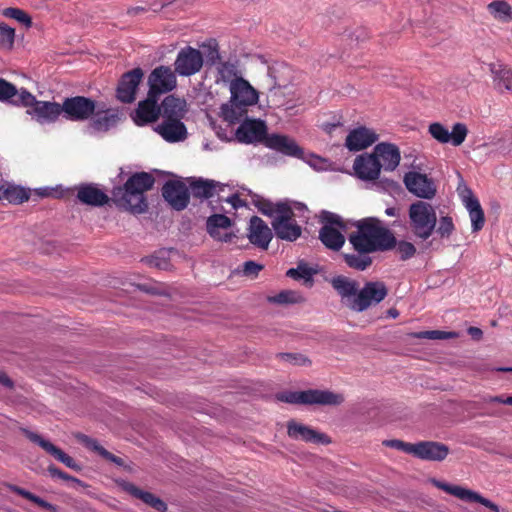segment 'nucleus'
Returning <instances> with one entry per match:
<instances>
[{
    "instance_id": "f704fd0d",
    "label": "nucleus",
    "mask_w": 512,
    "mask_h": 512,
    "mask_svg": "<svg viewBox=\"0 0 512 512\" xmlns=\"http://www.w3.org/2000/svg\"><path fill=\"white\" fill-rule=\"evenodd\" d=\"M190 187L194 196L210 198L224 191L225 185L212 180L197 179L191 181Z\"/></svg>"
},
{
    "instance_id": "20e7f679",
    "label": "nucleus",
    "mask_w": 512,
    "mask_h": 512,
    "mask_svg": "<svg viewBox=\"0 0 512 512\" xmlns=\"http://www.w3.org/2000/svg\"><path fill=\"white\" fill-rule=\"evenodd\" d=\"M409 227L413 235L422 241L432 236L437 225L435 208L428 202L416 201L409 206Z\"/></svg>"
},
{
    "instance_id": "f03ea898",
    "label": "nucleus",
    "mask_w": 512,
    "mask_h": 512,
    "mask_svg": "<svg viewBox=\"0 0 512 512\" xmlns=\"http://www.w3.org/2000/svg\"><path fill=\"white\" fill-rule=\"evenodd\" d=\"M355 228L348 240L358 253L369 254L395 247L393 233L377 218L361 219L355 223Z\"/></svg>"
},
{
    "instance_id": "c03bdc74",
    "label": "nucleus",
    "mask_w": 512,
    "mask_h": 512,
    "mask_svg": "<svg viewBox=\"0 0 512 512\" xmlns=\"http://www.w3.org/2000/svg\"><path fill=\"white\" fill-rule=\"evenodd\" d=\"M21 90H17L15 86L9 82L0 79V101H7L15 105H21L19 97Z\"/></svg>"
},
{
    "instance_id": "f257e3e1",
    "label": "nucleus",
    "mask_w": 512,
    "mask_h": 512,
    "mask_svg": "<svg viewBox=\"0 0 512 512\" xmlns=\"http://www.w3.org/2000/svg\"><path fill=\"white\" fill-rule=\"evenodd\" d=\"M255 205L265 215L273 217L272 227L277 238L289 242L296 241L302 233L295 218L308 219L307 207L299 202H279L273 204L264 199L255 201Z\"/></svg>"
},
{
    "instance_id": "ea45409f",
    "label": "nucleus",
    "mask_w": 512,
    "mask_h": 512,
    "mask_svg": "<svg viewBox=\"0 0 512 512\" xmlns=\"http://www.w3.org/2000/svg\"><path fill=\"white\" fill-rule=\"evenodd\" d=\"M267 301L273 305L286 306L301 303L303 301V297L300 293L294 290H282L268 295Z\"/></svg>"
},
{
    "instance_id": "e2e57ef3",
    "label": "nucleus",
    "mask_w": 512,
    "mask_h": 512,
    "mask_svg": "<svg viewBox=\"0 0 512 512\" xmlns=\"http://www.w3.org/2000/svg\"><path fill=\"white\" fill-rule=\"evenodd\" d=\"M0 384L6 387H12V381L10 378L4 373L0 371Z\"/></svg>"
},
{
    "instance_id": "9b49d317",
    "label": "nucleus",
    "mask_w": 512,
    "mask_h": 512,
    "mask_svg": "<svg viewBox=\"0 0 512 512\" xmlns=\"http://www.w3.org/2000/svg\"><path fill=\"white\" fill-rule=\"evenodd\" d=\"M202 66V53L190 46L181 49L174 62L175 72L180 76L194 75L201 70Z\"/></svg>"
},
{
    "instance_id": "393cba45",
    "label": "nucleus",
    "mask_w": 512,
    "mask_h": 512,
    "mask_svg": "<svg viewBox=\"0 0 512 512\" xmlns=\"http://www.w3.org/2000/svg\"><path fill=\"white\" fill-rule=\"evenodd\" d=\"M355 175L364 181H373L380 175V162L371 154H362L355 158L353 164Z\"/></svg>"
},
{
    "instance_id": "5fc2aeb1",
    "label": "nucleus",
    "mask_w": 512,
    "mask_h": 512,
    "mask_svg": "<svg viewBox=\"0 0 512 512\" xmlns=\"http://www.w3.org/2000/svg\"><path fill=\"white\" fill-rule=\"evenodd\" d=\"M383 445H385L387 447L395 448L397 450H401L407 454L412 455L413 443H407V442H404L401 440L392 439V440H384Z\"/></svg>"
},
{
    "instance_id": "c756f323",
    "label": "nucleus",
    "mask_w": 512,
    "mask_h": 512,
    "mask_svg": "<svg viewBox=\"0 0 512 512\" xmlns=\"http://www.w3.org/2000/svg\"><path fill=\"white\" fill-rule=\"evenodd\" d=\"M155 131L167 142H180L187 136L185 125L177 120H163V122L155 127Z\"/></svg>"
},
{
    "instance_id": "ddd939ff",
    "label": "nucleus",
    "mask_w": 512,
    "mask_h": 512,
    "mask_svg": "<svg viewBox=\"0 0 512 512\" xmlns=\"http://www.w3.org/2000/svg\"><path fill=\"white\" fill-rule=\"evenodd\" d=\"M62 113L72 121H83L95 112V102L89 98L76 96L67 98L61 105Z\"/></svg>"
},
{
    "instance_id": "4c0bfd02",
    "label": "nucleus",
    "mask_w": 512,
    "mask_h": 512,
    "mask_svg": "<svg viewBox=\"0 0 512 512\" xmlns=\"http://www.w3.org/2000/svg\"><path fill=\"white\" fill-rule=\"evenodd\" d=\"M489 15L496 21L508 23L512 20V7L505 0H494L487 5Z\"/></svg>"
},
{
    "instance_id": "4be33fe9",
    "label": "nucleus",
    "mask_w": 512,
    "mask_h": 512,
    "mask_svg": "<svg viewBox=\"0 0 512 512\" xmlns=\"http://www.w3.org/2000/svg\"><path fill=\"white\" fill-rule=\"evenodd\" d=\"M371 156H375L376 161L380 162V169L386 171L395 170L401 159L399 149L394 144L385 142L377 144Z\"/></svg>"
},
{
    "instance_id": "bb28decb",
    "label": "nucleus",
    "mask_w": 512,
    "mask_h": 512,
    "mask_svg": "<svg viewBox=\"0 0 512 512\" xmlns=\"http://www.w3.org/2000/svg\"><path fill=\"white\" fill-rule=\"evenodd\" d=\"M272 237L271 229L261 218L254 216L250 219L248 239L253 245L267 249Z\"/></svg>"
},
{
    "instance_id": "423d86ee",
    "label": "nucleus",
    "mask_w": 512,
    "mask_h": 512,
    "mask_svg": "<svg viewBox=\"0 0 512 512\" xmlns=\"http://www.w3.org/2000/svg\"><path fill=\"white\" fill-rule=\"evenodd\" d=\"M278 399L291 404H316L324 406H338L344 402L342 394L319 389L284 392L278 395Z\"/></svg>"
},
{
    "instance_id": "603ef678",
    "label": "nucleus",
    "mask_w": 512,
    "mask_h": 512,
    "mask_svg": "<svg viewBox=\"0 0 512 512\" xmlns=\"http://www.w3.org/2000/svg\"><path fill=\"white\" fill-rule=\"evenodd\" d=\"M454 229L455 226L452 218L449 216H443L439 220L436 232L441 238H449L453 233Z\"/></svg>"
},
{
    "instance_id": "a211bd4d",
    "label": "nucleus",
    "mask_w": 512,
    "mask_h": 512,
    "mask_svg": "<svg viewBox=\"0 0 512 512\" xmlns=\"http://www.w3.org/2000/svg\"><path fill=\"white\" fill-rule=\"evenodd\" d=\"M206 225L209 235L215 241L231 243L237 238L231 220L225 215L215 214L210 216Z\"/></svg>"
},
{
    "instance_id": "0e129e2a",
    "label": "nucleus",
    "mask_w": 512,
    "mask_h": 512,
    "mask_svg": "<svg viewBox=\"0 0 512 512\" xmlns=\"http://www.w3.org/2000/svg\"><path fill=\"white\" fill-rule=\"evenodd\" d=\"M385 214L390 217H395L399 215V211L395 207H389L385 210Z\"/></svg>"
},
{
    "instance_id": "39448f33",
    "label": "nucleus",
    "mask_w": 512,
    "mask_h": 512,
    "mask_svg": "<svg viewBox=\"0 0 512 512\" xmlns=\"http://www.w3.org/2000/svg\"><path fill=\"white\" fill-rule=\"evenodd\" d=\"M21 106L27 108V114L41 125L55 122L62 113L61 105L56 102L40 101L25 89L19 97Z\"/></svg>"
},
{
    "instance_id": "7ed1b4c3",
    "label": "nucleus",
    "mask_w": 512,
    "mask_h": 512,
    "mask_svg": "<svg viewBox=\"0 0 512 512\" xmlns=\"http://www.w3.org/2000/svg\"><path fill=\"white\" fill-rule=\"evenodd\" d=\"M229 101L220 108L221 117L228 123H236L246 114L249 107L259 102L260 94L245 78L228 88Z\"/></svg>"
},
{
    "instance_id": "2eb2a0df",
    "label": "nucleus",
    "mask_w": 512,
    "mask_h": 512,
    "mask_svg": "<svg viewBox=\"0 0 512 512\" xmlns=\"http://www.w3.org/2000/svg\"><path fill=\"white\" fill-rule=\"evenodd\" d=\"M429 482L434 485L435 487L463 500L466 502H478L487 508L491 509L493 512H499V508L496 504L491 502L490 500L482 497L480 494H478L475 491H472L470 489H466L461 486L457 485H450L448 483L439 481L435 478H432L429 480Z\"/></svg>"
},
{
    "instance_id": "58836bf2",
    "label": "nucleus",
    "mask_w": 512,
    "mask_h": 512,
    "mask_svg": "<svg viewBox=\"0 0 512 512\" xmlns=\"http://www.w3.org/2000/svg\"><path fill=\"white\" fill-rule=\"evenodd\" d=\"M491 72L495 87L512 93V70L502 65H493Z\"/></svg>"
},
{
    "instance_id": "2f4dec72",
    "label": "nucleus",
    "mask_w": 512,
    "mask_h": 512,
    "mask_svg": "<svg viewBox=\"0 0 512 512\" xmlns=\"http://www.w3.org/2000/svg\"><path fill=\"white\" fill-rule=\"evenodd\" d=\"M157 100L158 98L149 97L148 95L146 100L139 102L133 117L137 125H144L157 119L160 113Z\"/></svg>"
},
{
    "instance_id": "680f3d73",
    "label": "nucleus",
    "mask_w": 512,
    "mask_h": 512,
    "mask_svg": "<svg viewBox=\"0 0 512 512\" xmlns=\"http://www.w3.org/2000/svg\"><path fill=\"white\" fill-rule=\"evenodd\" d=\"M48 471L52 476H57L62 479H70L69 476H67L65 473L61 472L58 468L54 466H49Z\"/></svg>"
},
{
    "instance_id": "c85d7f7f",
    "label": "nucleus",
    "mask_w": 512,
    "mask_h": 512,
    "mask_svg": "<svg viewBox=\"0 0 512 512\" xmlns=\"http://www.w3.org/2000/svg\"><path fill=\"white\" fill-rule=\"evenodd\" d=\"M118 485L121 487L123 491L127 492L132 497L141 500L146 505L154 508L159 512H166V503L155 494L142 490L133 483L127 481L118 482Z\"/></svg>"
},
{
    "instance_id": "72a5a7b5",
    "label": "nucleus",
    "mask_w": 512,
    "mask_h": 512,
    "mask_svg": "<svg viewBox=\"0 0 512 512\" xmlns=\"http://www.w3.org/2000/svg\"><path fill=\"white\" fill-rule=\"evenodd\" d=\"M77 198L82 203L92 206H101L108 201V196L101 189L92 184L80 186L78 188Z\"/></svg>"
},
{
    "instance_id": "e433bc0d",
    "label": "nucleus",
    "mask_w": 512,
    "mask_h": 512,
    "mask_svg": "<svg viewBox=\"0 0 512 512\" xmlns=\"http://www.w3.org/2000/svg\"><path fill=\"white\" fill-rule=\"evenodd\" d=\"M244 77L236 64L230 62L221 63L217 68L218 82H222L228 88Z\"/></svg>"
},
{
    "instance_id": "0eeeda50",
    "label": "nucleus",
    "mask_w": 512,
    "mask_h": 512,
    "mask_svg": "<svg viewBox=\"0 0 512 512\" xmlns=\"http://www.w3.org/2000/svg\"><path fill=\"white\" fill-rule=\"evenodd\" d=\"M323 227L319 232V238L329 249L339 250L345 243V237L342 234L344 226L340 217L336 214L323 211L321 213Z\"/></svg>"
},
{
    "instance_id": "4d7b16f0",
    "label": "nucleus",
    "mask_w": 512,
    "mask_h": 512,
    "mask_svg": "<svg viewBox=\"0 0 512 512\" xmlns=\"http://www.w3.org/2000/svg\"><path fill=\"white\" fill-rule=\"evenodd\" d=\"M220 200H225L227 203L231 204V206L234 208V209H237L239 207H242L244 206V202L239 198L238 195L236 194H233V195H230V196H227L226 198L224 197H219Z\"/></svg>"
},
{
    "instance_id": "3c124183",
    "label": "nucleus",
    "mask_w": 512,
    "mask_h": 512,
    "mask_svg": "<svg viewBox=\"0 0 512 512\" xmlns=\"http://www.w3.org/2000/svg\"><path fill=\"white\" fill-rule=\"evenodd\" d=\"M312 275V269L305 265H298L296 268H291L287 271V276L295 280H303L304 282L311 281Z\"/></svg>"
},
{
    "instance_id": "cd10ccee",
    "label": "nucleus",
    "mask_w": 512,
    "mask_h": 512,
    "mask_svg": "<svg viewBox=\"0 0 512 512\" xmlns=\"http://www.w3.org/2000/svg\"><path fill=\"white\" fill-rule=\"evenodd\" d=\"M378 139V135L372 129L358 127L349 132L345 146L350 151H360L372 145Z\"/></svg>"
},
{
    "instance_id": "a878e982",
    "label": "nucleus",
    "mask_w": 512,
    "mask_h": 512,
    "mask_svg": "<svg viewBox=\"0 0 512 512\" xmlns=\"http://www.w3.org/2000/svg\"><path fill=\"white\" fill-rule=\"evenodd\" d=\"M162 194L165 200L177 210L184 209L189 201L187 187L179 181L167 182L162 189Z\"/></svg>"
},
{
    "instance_id": "052dcab7",
    "label": "nucleus",
    "mask_w": 512,
    "mask_h": 512,
    "mask_svg": "<svg viewBox=\"0 0 512 512\" xmlns=\"http://www.w3.org/2000/svg\"><path fill=\"white\" fill-rule=\"evenodd\" d=\"M468 333L473 339H476V340H480L483 335L482 330L478 327H469Z\"/></svg>"
},
{
    "instance_id": "bf43d9fd",
    "label": "nucleus",
    "mask_w": 512,
    "mask_h": 512,
    "mask_svg": "<svg viewBox=\"0 0 512 512\" xmlns=\"http://www.w3.org/2000/svg\"><path fill=\"white\" fill-rule=\"evenodd\" d=\"M306 162L314 167L315 169H322L323 168V159L315 156V155H309V157L306 159Z\"/></svg>"
},
{
    "instance_id": "1a4fd4ad",
    "label": "nucleus",
    "mask_w": 512,
    "mask_h": 512,
    "mask_svg": "<svg viewBox=\"0 0 512 512\" xmlns=\"http://www.w3.org/2000/svg\"><path fill=\"white\" fill-rule=\"evenodd\" d=\"M177 79L170 67L160 66L155 68L148 77L149 97L159 98L176 88Z\"/></svg>"
},
{
    "instance_id": "f3484780",
    "label": "nucleus",
    "mask_w": 512,
    "mask_h": 512,
    "mask_svg": "<svg viewBox=\"0 0 512 512\" xmlns=\"http://www.w3.org/2000/svg\"><path fill=\"white\" fill-rule=\"evenodd\" d=\"M113 198L116 204L130 211L134 214H140L146 211L147 203L143 194L127 189L124 185L123 188L119 187L113 191Z\"/></svg>"
},
{
    "instance_id": "774afa93",
    "label": "nucleus",
    "mask_w": 512,
    "mask_h": 512,
    "mask_svg": "<svg viewBox=\"0 0 512 512\" xmlns=\"http://www.w3.org/2000/svg\"><path fill=\"white\" fill-rule=\"evenodd\" d=\"M504 400H505V398H502V397H499V396L491 398V402H497V403H502V404H503Z\"/></svg>"
},
{
    "instance_id": "de8ad7c7",
    "label": "nucleus",
    "mask_w": 512,
    "mask_h": 512,
    "mask_svg": "<svg viewBox=\"0 0 512 512\" xmlns=\"http://www.w3.org/2000/svg\"><path fill=\"white\" fill-rule=\"evenodd\" d=\"M10 489L14 492H16L17 494L23 496L24 498L30 500L31 502L35 503L36 505H38L39 507H42L44 509H47V510H53L54 507L52 504L48 503L47 501L43 500L42 498L30 493L29 491L27 490H24L22 488H19L17 486H10Z\"/></svg>"
},
{
    "instance_id": "79ce46f5",
    "label": "nucleus",
    "mask_w": 512,
    "mask_h": 512,
    "mask_svg": "<svg viewBox=\"0 0 512 512\" xmlns=\"http://www.w3.org/2000/svg\"><path fill=\"white\" fill-rule=\"evenodd\" d=\"M119 120L118 114L113 111H105L104 113H96L95 118L90 127L95 132L107 131L113 127Z\"/></svg>"
},
{
    "instance_id": "7c9ffc66",
    "label": "nucleus",
    "mask_w": 512,
    "mask_h": 512,
    "mask_svg": "<svg viewBox=\"0 0 512 512\" xmlns=\"http://www.w3.org/2000/svg\"><path fill=\"white\" fill-rule=\"evenodd\" d=\"M266 146L280 151L289 156L302 158L303 151L290 137L280 134H272L266 138Z\"/></svg>"
},
{
    "instance_id": "69168bd1",
    "label": "nucleus",
    "mask_w": 512,
    "mask_h": 512,
    "mask_svg": "<svg viewBox=\"0 0 512 512\" xmlns=\"http://www.w3.org/2000/svg\"><path fill=\"white\" fill-rule=\"evenodd\" d=\"M387 315L391 318H397L399 316V312L395 308H391L387 311Z\"/></svg>"
},
{
    "instance_id": "8fccbe9b",
    "label": "nucleus",
    "mask_w": 512,
    "mask_h": 512,
    "mask_svg": "<svg viewBox=\"0 0 512 512\" xmlns=\"http://www.w3.org/2000/svg\"><path fill=\"white\" fill-rule=\"evenodd\" d=\"M15 30L5 23H0V46L11 49L14 44Z\"/></svg>"
},
{
    "instance_id": "13d9d810",
    "label": "nucleus",
    "mask_w": 512,
    "mask_h": 512,
    "mask_svg": "<svg viewBox=\"0 0 512 512\" xmlns=\"http://www.w3.org/2000/svg\"><path fill=\"white\" fill-rule=\"evenodd\" d=\"M138 287H139V289H141L147 293H151V294H162L163 293V290L160 287H158L152 283L140 284V285H138Z\"/></svg>"
},
{
    "instance_id": "6ab92c4d",
    "label": "nucleus",
    "mask_w": 512,
    "mask_h": 512,
    "mask_svg": "<svg viewBox=\"0 0 512 512\" xmlns=\"http://www.w3.org/2000/svg\"><path fill=\"white\" fill-rule=\"evenodd\" d=\"M267 126L259 119H246L235 132L236 139L241 143H255L266 141Z\"/></svg>"
},
{
    "instance_id": "37998d69",
    "label": "nucleus",
    "mask_w": 512,
    "mask_h": 512,
    "mask_svg": "<svg viewBox=\"0 0 512 512\" xmlns=\"http://www.w3.org/2000/svg\"><path fill=\"white\" fill-rule=\"evenodd\" d=\"M77 439L81 441L86 447H88L91 450L96 451L99 455H101L103 458L117 464V465H123L122 459L119 457L111 454L109 451H107L105 448L100 446L95 440L89 438L86 435L79 434L77 435Z\"/></svg>"
},
{
    "instance_id": "6e6d98bb",
    "label": "nucleus",
    "mask_w": 512,
    "mask_h": 512,
    "mask_svg": "<svg viewBox=\"0 0 512 512\" xmlns=\"http://www.w3.org/2000/svg\"><path fill=\"white\" fill-rule=\"evenodd\" d=\"M261 269L262 266L253 261H247L243 265V273L249 277H255Z\"/></svg>"
},
{
    "instance_id": "09e8293b",
    "label": "nucleus",
    "mask_w": 512,
    "mask_h": 512,
    "mask_svg": "<svg viewBox=\"0 0 512 512\" xmlns=\"http://www.w3.org/2000/svg\"><path fill=\"white\" fill-rule=\"evenodd\" d=\"M413 337L419 338V339H452L457 338L458 333L457 332H446V331H439V330H431V331H423V332H417L413 334Z\"/></svg>"
},
{
    "instance_id": "49530a36",
    "label": "nucleus",
    "mask_w": 512,
    "mask_h": 512,
    "mask_svg": "<svg viewBox=\"0 0 512 512\" xmlns=\"http://www.w3.org/2000/svg\"><path fill=\"white\" fill-rule=\"evenodd\" d=\"M3 15L8 18H12L25 27L29 28L32 25L31 17L23 10L18 8H6L3 10Z\"/></svg>"
},
{
    "instance_id": "412c9836",
    "label": "nucleus",
    "mask_w": 512,
    "mask_h": 512,
    "mask_svg": "<svg viewBox=\"0 0 512 512\" xmlns=\"http://www.w3.org/2000/svg\"><path fill=\"white\" fill-rule=\"evenodd\" d=\"M449 454L445 444L434 441L413 443L412 455L426 461H442Z\"/></svg>"
},
{
    "instance_id": "aec40b11",
    "label": "nucleus",
    "mask_w": 512,
    "mask_h": 512,
    "mask_svg": "<svg viewBox=\"0 0 512 512\" xmlns=\"http://www.w3.org/2000/svg\"><path fill=\"white\" fill-rule=\"evenodd\" d=\"M143 78V71L135 68L122 76L117 88V97L121 102L131 103L135 100L137 88Z\"/></svg>"
},
{
    "instance_id": "864d4df0",
    "label": "nucleus",
    "mask_w": 512,
    "mask_h": 512,
    "mask_svg": "<svg viewBox=\"0 0 512 512\" xmlns=\"http://www.w3.org/2000/svg\"><path fill=\"white\" fill-rule=\"evenodd\" d=\"M395 246L402 259L411 258L416 252L415 246L408 241H400L397 245L395 244Z\"/></svg>"
},
{
    "instance_id": "c9c22d12",
    "label": "nucleus",
    "mask_w": 512,
    "mask_h": 512,
    "mask_svg": "<svg viewBox=\"0 0 512 512\" xmlns=\"http://www.w3.org/2000/svg\"><path fill=\"white\" fill-rule=\"evenodd\" d=\"M29 199L28 192L17 185L3 182L0 185V201H7L13 204H20Z\"/></svg>"
},
{
    "instance_id": "dca6fc26",
    "label": "nucleus",
    "mask_w": 512,
    "mask_h": 512,
    "mask_svg": "<svg viewBox=\"0 0 512 512\" xmlns=\"http://www.w3.org/2000/svg\"><path fill=\"white\" fill-rule=\"evenodd\" d=\"M404 183L407 190L422 199H432L436 195V186L427 175L411 171L406 173Z\"/></svg>"
},
{
    "instance_id": "5701e85b",
    "label": "nucleus",
    "mask_w": 512,
    "mask_h": 512,
    "mask_svg": "<svg viewBox=\"0 0 512 512\" xmlns=\"http://www.w3.org/2000/svg\"><path fill=\"white\" fill-rule=\"evenodd\" d=\"M331 285L341 297L342 304L353 310V302L357 301L359 292L358 282L345 276H337L331 280Z\"/></svg>"
},
{
    "instance_id": "9d476101",
    "label": "nucleus",
    "mask_w": 512,
    "mask_h": 512,
    "mask_svg": "<svg viewBox=\"0 0 512 512\" xmlns=\"http://www.w3.org/2000/svg\"><path fill=\"white\" fill-rule=\"evenodd\" d=\"M387 296V288L383 282H368L359 289L357 301L353 302V311L362 312L372 305L380 303Z\"/></svg>"
},
{
    "instance_id": "f8f14e48",
    "label": "nucleus",
    "mask_w": 512,
    "mask_h": 512,
    "mask_svg": "<svg viewBox=\"0 0 512 512\" xmlns=\"http://www.w3.org/2000/svg\"><path fill=\"white\" fill-rule=\"evenodd\" d=\"M287 435L295 441L311 444L328 445L331 443V439L327 434L295 420L287 422Z\"/></svg>"
},
{
    "instance_id": "6e6552de",
    "label": "nucleus",
    "mask_w": 512,
    "mask_h": 512,
    "mask_svg": "<svg viewBox=\"0 0 512 512\" xmlns=\"http://www.w3.org/2000/svg\"><path fill=\"white\" fill-rule=\"evenodd\" d=\"M430 136L440 144L450 143L457 147L460 146L468 135V128L464 123L457 122L453 124L452 130L440 122H433L428 126Z\"/></svg>"
},
{
    "instance_id": "b1692460",
    "label": "nucleus",
    "mask_w": 512,
    "mask_h": 512,
    "mask_svg": "<svg viewBox=\"0 0 512 512\" xmlns=\"http://www.w3.org/2000/svg\"><path fill=\"white\" fill-rule=\"evenodd\" d=\"M25 435L30 441L39 445L48 454H50L55 459L66 465L68 468H71L73 470H80V466L75 462V460L72 457L67 455L64 451L56 447L50 441L44 439L39 434L31 431H25Z\"/></svg>"
},
{
    "instance_id": "4468645a",
    "label": "nucleus",
    "mask_w": 512,
    "mask_h": 512,
    "mask_svg": "<svg viewBox=\"0 0 512 512\" xmlns=\"http://www.w3.org/2000/svg\"><path fill=\"white\" fill-rule=\"evenodd\" d=\"M459 197L469 213L471 221L472 232L481 230L485 223V216L479 200L474 196L473 192L466 185H459Z\"/></svg>"
},
{
    "instance_id": "a18cd8bd",
    "label": "nucleus",
    "mask_w": 512,
    "mask_h": 512,
    "mask_svg": "<svg viewBox=\"0 0 512 512\" xmlns=\"http://www.w3.org/2000/svg\"><path fill=\"white\" fill-rule=\"evenodd\" d=\"M347 265L357 270H365L371 264V258L366 254H344Z\"/></svg>"
},
{
    "instance_id": "338daca9",
    "label": "nucleus",
    "mask_w": 512,
    "mask_h": 512,
    "mask_svg": "<svg viewBox=\"0 0 512 512\" xmlns=\"http://www.w3.org/2000/svg\"><path fill=\"white\" fill-rule=\"evenodd\" d=\"M293 359L295 360V363H305V362H307V359L302 357V356L293 357Z\"/></svg>"
},
{
    "instance_id": "473e14b6",
    "label": "nucleus",
    "mask_w": 512,
    "mask_h": 512,
    "mask_svg": "<svg viewBox=\"0 0 512 512\" xmlns=\"http://www.w3.org/2000/svg\"><path fill=\"white\" fill-rule=\"evenodd\" d=\"M161 112L164 120L181 121L187 112V103L184 99L168 96L162 102Z\"/></svg>"
},
{
    "instance_id": "a19ab883",
    "label": "nucleus",
    "mask_w": 512,
    "mask_h": 512,
    "mask_svg": "<svg viewBox=\"0 0 512 512\" xmlns=\"http://www.w3.org/2000/svg\"><path fill=\"white\" fill-rule=\"evenodd\" d=\"M154 184V178L146 172L136 173L132 175L125 185L127 189L139 192L144 195V192L149 190Z\"/></svg>"
}]
</instances>
